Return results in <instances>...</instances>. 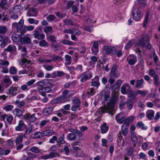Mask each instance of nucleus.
I'll return each instance as SVG.
<instances>
[{"mask_svg":"<svg viewBox=\"0 0 160 160\" xmlns=\"http://www.w3.org/2000/svg\"><path fill=\"white\" fill-rule=\"evenodd\" d=\"M39 43V45L41 47H47L49 46L48 43L45 40L41 39Z\"/></svg>","mask_w":160,"mask_h":160,"instance_id":"nucleus-44","label":"nucleus"},{"mask_svg":"<svg viewBox=\"0 0 160 160\" xmlns=\"http://www.w3.org/2000/svg\"><path fill=\"white\" fill-rule=\"evenodd\" d=\"M122 83V81L120 79L117 80L113 85L111 86V90L112 91L114 92L119 88Z\"/></svg>","mask_w":160,"mask_h":160,"instance_id":"nucleus-19","label":"nucleus"},{"mask_svg":"<svg viewBox=\"0 0 160 160\" xmlns=\"http://www.w3.org/2000/svg\"><path fill=\"white\" fill-rule=\"evenodd\" d=\"M109 78L108 82L110 84H113L115 81V79L118 78V67L116 65L113 64L109 74Z\"/></svg>","mask_w":160,"mask_h":160,"instance_id":"nucleus-4","label":"nucleus"},{"mask_svg":"<svg viewBox=\"0 0 160 160\" xmlns=\"http://www.w3.org/2000/svg\"><path fill=\"white\" fill-rule=\"evenodd\" d=\"M38 12L35 8H31L29 9L27 12V15L29 17H36L38 15Z\"/></svg>","mask_w":160,"mask_h":160,"instance_id":"nucleus-11","label":"nucleus"},{"mask_svg":"<svg viewBox=\"0 0 160 160\" xmlns=\"http://www.w3.org/2000/svg\"><path fill=\"white\" fill-rule=\"evenodd\" d=\"M48 80L47 79L40 81L37 83V85L41 87H42L43 85H45L48 82Z\"/></svg>","mask_w":160,"mask_h":160,"instance_id":"nucleus-47","label":"nucleus"},{"mask_svg":"<svg viewBox=\"0 0 160 160\" xmlns=\"http://www.w3.org/2000/svg\"><path fill=\"white\" fill-rule=\"evenodd\" d=\"M65 58L67 62L65 64L66 65H70L71 63L72 57H71L68 55H66L65 56Z\"/></svg>","mask_w":160,"mask_h":160,"instance_id":"nucleus-46","label":"nucleus"},{"mask_svg":"<svg viewBox=\"0 0 160 160\" xmlns=\"http://www.w3.org/2000/svg\"><path fill=\"white\" fill-rule=\"evenodd\" d=\"M137 128H141L142 130H146L147 128L146 126H144V124L142 122H137L136 125Z\"/></svg>","mask_w":160,"mask_h":160,"instance_id":"nucleus-43","label":"nucleus"},{"mask_svg":"<svg viewBox=\"0 0 160 160\" xmlns=\"http://www.w3.org/2000/svg\"><path fill=\"white\" fill-rule=\"evenodd\" d=\"M154 112L152 110H149L146 113V115L148 118L150 120L153 118L154 115Z\"/></svg>","mask_w":160,"mask_h":160,"instance_id":"nucleus-29","label":"nucleus"},{"mask_svg":"<svg viewBox=\"0 0 160 160\" xmlns=\"http://www.w3.org/2000/svg\"><path fill=\"white\" fill-rule=\"evenodd\" d=\"M71 141L75 140L76 138V136L74 133H69L67 137Z\"/></svg>","mask_w":160,"mask_h":160,"instance_id":"nucleus-61","label":"nucleus"},{"mask_svg":"<svg viewBox=\"0 0 160 160\" xmlns=\"http://www.w3.org/2000/svg\"><path fill=\"white\" fill-rule=\"evenodd\" d=\"M92 77V72L89 70L81 74L82 77L80 81L82 82H84L88 79H90Z\"/></svg>","mask_w":160,"mask_h":160,"instance_id":"nucleus-6","label":"nucleus"},{"mask_svg":"<svg viewBox=\"0 0 160 160\" xmlns=\"http://www.w3.org/2000/svg\"><path fill=\"white\" fill-rule=\"evenodd\" d=\"M8 28L5 26L0 25V34H4L6 33Z\"/></svg>","mask_w":160,"mask_h":160,"instance_id":"nucleus-45","label":"nucleus"},{"mask_svg":"<svg viewBox=\"0 0 160 160\" xmlns=\"http://www.w3.org/2000/svg\"><path fill=\"white\" fill-rule=\"evenodd\" d=\"M118 96L116 94H113L107 105L105 107H101L99 109V112L101 113L108 112L112 115L113 113H115V110L114 108V105L118 101Z\"/></svg>","mask_w":160,"mask_h":160,"instance_id":"nucleus-2","label":"nucleus"},{"mask_svg":"<svg viewBox=\"0 0 160 160\" xmlns=\"http://www.w3.org/2000/svg\"><path fill=\"white\" fill-rule=\"evenodd\" d=\"M42 132V136L43 137L48 136V137L52 136L54 134V132L52 130L48 129Z\"/></svg>","mask_w":160,"mask_h":160,"instance_id":"nucleus-27","label":"nucleus"},{"mask_svg":"<svg viewBox=\"0 0 160 160\" xmlns=\"http://www.w3.org/2000/svg\"><path fill=\"white\" fill-rule=\"evenodd\" d=\"M103 50L105 51L106 54H109L111 53L115 54L116 53L117 49L112 46H105L103 47Z\"/></svg>","mask_w":160,"mask_h":160,"instance_id":"nucleus-9","label":"nucleus"},{"mask_svg":"<svg viewBox=\"0 0 160 160\" xmlns=\"http://www.w3.org/2000/svg\"><path fill=\"white\" fill-rule=\"evenodd\" d=\"M126 94H127L128 98H135L137 95V93H135L130 88V87L127 89V92Z\"/></svg>","mask_w":160,"mask_h":160,"instance_id":"nucleus-16","label":"nucleus"},{"mask_svg":"<svg viewBox=\"0 0 160 160\" xmlns=\"http://www.w3.org/2000/svg\"><path fill=\"white\" fill-rule=\"evenodd\" d=\"M12 40L15 42H21V37L19 35L16 34H13L12 36Z\"/></svg>","mask_w":160,"mask_h":160,"instance_id":"nucleus-28","label":"nucleus"},{"mask_svg":"<svg viewBox=\"0 0 160 160\" xmlns=\"http://www.w3.org/2000/svg\"><path fill=\"white\" fill-rule=\"evenodd\" d=\"M29 150L31 152L36 153H38L40 152V150L39 148L36 147H33L30 148Z\"/></svg>","mask_w":160,"mask_h":160,"instance_id":"nucleus-52","label":"nucleus"},{"mask_svg":"<svg viewBox=\"0 0 160 160\" xmlns=\"http://www.w3.org/2000/svg\"><path fill=\"white\" fill-rule=\"evenodd\" d=\"M52 60L53 61L55 62L60 60H62V57L61 56L53 55L52 56Z\"/></svg>","mask_w":160,"mask_h":160,"instance_id":"nucleus-58","label":"nucleus"},{"mask_svg":"<svg viewBox=\"0 0 160 160\" xmlns=\"http://www.w3.org/2000/svg\"><path fill=\"white\" fill-rule=\"evenodd\" d=\"M23 8V7L21 5H16L10 10V12H14L17 13L20 12Z\"/></svg>","mask_w":160,"mask_h":160,"instance_id":"nucleus-21","label":"nucleus"},{"mask_svg":"<svg viewBox=\"0 0 160 160\" xmlns=\"http://www.w3.org/2000/svg\"><path fill=\"white\" fill-rule=\"evenodd\" d=\"M8 37H5L2 40V43L1 44V48H4L7 44L8 42Z\"/></svg>","mask_w":160,"mask_h":160,"instance_id":"nucleus-49","label":"nucleus"},{"mask_svg":"<svg viewBox=\"0 0 160 160\" xmlns=\"http://www.w3.org/2000/svg\"><path fill=\"white\" fill-rule=\"evenodd\" d=\"M27 127V125L22 120H19L17 125L15 127V130L17 132H22L25 130Z\"/></svg>","mask_w":160,"mask_h":160,"instance_id":"nucleus-7","label":"nucleus"},{"mask_svg":"<svg viewBox=\"0 0 160 160\" xmlns=\"http://www.w3.org/2000/svg\"><path fill=\"white\" fill-rule=\"evenodd\" d=\"M127 104L128 108L129 110H131L133 105V101L131 99H129L128 100L127 102H126Z\"/></svg>","mask_w":160,"mask_h":160,"instance_id":"nucleus-40","label":"nucleus"},{"mask_svg":"<svg viewBox=\"0 0 160 160\" xmlns=\"http://www.w3.org/2000/svg\"><path fill=\"white\" fill-rule=\"evenodd\" d=\"M24 137L22 133H18L15 140L16 144H18L22 143L23 141Z\"/></svg>","mask_w":160,"mask_h":160,"instance_id":"nucleus-22","label":"nucleus"},{"mask_svg":"<svg viewBox=\"0 0 160 160\" xmlns=\"http://www.w3.org/2000/svg\"><path fill=\"white\" fill-rule=\"evenodd\" d=\"M11 152V151L8 149L5 150H2L0 151V156L3 155H7L9 154Z\"/></svg>","mask_w":160,"mask_h":160,"instance_id":"nucleus-51","label":"nucleus"},{"mask_svg":"<svg viewBox=\"0 0 160 160\" xmlns=\"http://www.w3.org/2000/svg\"><path fill=\"white\" fill-rule=\"evenodd\" d=\"M128 63L130 65H133L137 61V58L135 55L132 54L129 55L127 58Z\"/></svg>","mask_w":160,"mask_h":160,"instance_id":"nucleus-10","label":"nucleus"},{"mask_svg":"<svg viewBox=\"0 0 160 160\" xmlns=\"http://www.w3.org/2000/svg\"><path fill=\"white\" fill-rule=\"evenodd\" d=\"M149 20V13H148L145 15L143 23V27L145 28L148 24Z\"/></svg>","mask_w":160,"mask_h":160,"instance_id":"nucleus-55","label":"nucleus"},{"mask_svg":"<svg viewBox=\"0 0 160 160\" xmlns=\"http://www.w3.org/2000/svg\"><path fill=\"white\" fill-rule=\"evenodd\" d=\"M42 136V132H37L34 133V138H40L41 137H43Z\"/></svg>","mask_w":160,"mask_h":160,"instance_id":"nucleus-56","label":"nucleus"},{"mask_svg":"<svg viewBox=\"0 0 160 160\" xmlns=\"http://www.w3.org/2000/svg\"><path fill=\"white\" fill-rule=\"evenodd\" d=\"M63 21L66 25H71L75 27L77 26V24L74 22L71 19H63Z\"/></svg>","mask_w":160,"mask_h":160,"instance_id":"nucleus-23","label":"nucleus"},{"mask_svg":"<svg viewBox=\"0 0 160 160\" xmlns=\"http://www.w3.org/2000/svg\"><path fill=\"white\" fill-rule=\"evenodd\" d=\"M151 37L147 34H143L141 37L138 43V45L142 48L145 47L146 48L150 49L152 48V45L150 43Z\"/></svg>","mask_w":160,"mask_h":160,"instance_id":"nucleus-3","label":"nucleus"},{"mask_svg":"<svg viewBox=\"0 0 160 160\" xmlns=\"http://www.w3.org/2000/svg\"><path fill=\"white\" fill-rule=\"evenodd\" d=\"M23 23L24 20L21 19L18 23L14 22L12 23V28L13 30L16 29L17 32H18L21 30L23 26Z\"/></svg>","mask_w":160,"mask_h":160,"instance_id":"nucleus-8","label":"nucleus"},{"mask_svg":"<svg viewBox=\"0 0 160 160\" xmlns=\"http://www.w3.org/2000/svg\"><path fill=\"white\" fill-rule=\"evenodd\" d=\"M148 93V91L146 90H138L137 94H139L142 97H145L146 94Z\"/></svg>","mask_w":160,"mask_h":160,"instance_id":"nucleus-53","label":"nucleus"},{"mask_svg":"<svg viewBox=\"0 0 160 160\" xmlns=\"http://www.w3.org/2000/svg\"><path fill=\"white\" fill-rule=\"evenodd\" d=\"M43 29L44 32L46 34L53 32L52 27L51 26H46L43 28Z\"/></svg>","mask_w":160,"mask_h":160,"instance_id":"nucleus-33","label":"nucleus"},{"mask_svg":"<svg viewBox=\"0 0 160 160\" xmlns=\"http://www.w3.org/2000/svg\"><path fill=\"white\" fill-rule=\"evenodd\" d=\"M34 27L31 25H24L23 26L22 29L20 31V33L22 35H23L27 31H32L34 30Z\"/></svg>","mask_w":160,"mask_h":160,"instance_id":"nucleus-15","label":"nucleus"},{"mask_svg":"<svg viewBox=\"0 0 160 160\" xmlns=\"http://www.w3.org/2000/svg\"><path fill=\"white\" fill-rule=\"evenodd\" d=\"M35 115V114L34 113L31 115L30 113H28L24 114L23 117L25 119L28 120L30 122H34L36 119Z\"/></svg>","mask_w":160,"mask_h":160,"instance_id":"nucleus-12","label":"nucleus"},{"mask_svg":"<svg viewBox=\"0 0 160 160\" xmlns=\"http://www.w3.org/2000/svg\"><path fill=\"white\" fill-rule=\"evenodd\" d=\"M153 80V83L156 86H158L159 85V77L158 74H156L154 76Z\"/></svg>","mask_w":160,"mask_h":160,"instance_id":"nucleus-42","label":"nucleus"},{"mask_svg":"<svg viewBox=\"0 0 160 160\" xmlns=\"http://www.w3.org/2000/svg\"><path fill=\"white\" fill-rule=\"evenodd\" d=\"M13 113L14 115L17 117H20L22 115V111L18 108H15L13 111Z\"/></svg>","mask_w":160,"mask_h":160,"instance_id":"nucleus-37","label":"nucleus"},{"mask_svg":"<svg viewBox=\"0 0 160 160\" xmlns=\"http://www.w3.org/2000/svg\"><path fill=\"white\" fill-rule=\"evenodd\" d=\"M17 90V87L12 86L9 89L8 94L9 95L14 96L16 94Z\"/></svg>","mask_w":160,"mask_h":160,"instance_id":"nucleus-20","label":"nucleus"},{"mask_svg":"<svg viewBox=\"0 0 160 160\" xmlns=\"http://www.w3.org/2000/svg\"><path fill=\"white\" fill-rule=\"evenodd\" d=\"M28 22L30 24H38L39 22V21L35 20L33 18H29L28 19Z\"/></svg>","mask_w":160,"mask_h":160,"instance_id":"nucleus-60","label":"nucleus"},{"mask_svg":"<svg viewBox=\"0 0 160 160\" xmlns=\"http://www.w3.org/2000/svg\"><path fill=\"white\" fill-rule=\"evenodd\" d=\"M42 66L47 71H50L52 70L54 67L52 65H49L48 64H43Z\"/></svg>","mask_w":160,"mask_h":160,"instance_id":"nucleus-50","label":"nucleus"},{"mask_svg":"<svg viewBox=\"0 0 160 160\" xmlns=\"http://www.w3.org/2000/svg\"><path fill=\"white\" fill-rule=\"evenodd\" d=\"M147 0H138L135 2L137 7L132 11V14L133 19L136 21L140 20L142 18L141 8L145 7L146 5Z\"/></svg>","mask_w":160,"mask_h":160,"instance_id":"nucleus-1","label":"nucleus"},{"mask_svg":"<svg viewBox=\"0 0 160 160\" xmlns=\"http://www.w3.org/2000/svg\"><path fill=\"white\" fill-rule=\"evenodd\" d=\"M50 158H52L56 157H59V154L57 152H51L49 154Z\"/></svg>","mask_w":160,"mask_h":160,"instance_id":"nucleus-57","label":"nucleus"},{"mask_svg":"<svg viewBox=\"0 0 160 160\" xmlns=\"http://www.w3.org/2000/svg\"><path fill=\"white\" fill-rule=\"evenodd\" d=\"M72 105L71 109L72 111L76 112L77 111H79L81 110L80 106L81 101L78 98L73 99L72 100Z\"/></svg>","mask_w":160,"mask_h":160,"instance_id":"nucleus-5","label":"nucleus"},{"mask_svg":"<svg viewBox=\"0 0 160 160\" xmlns=\"http://www.w3.org/2000/svg\"><path fill=\"white\" fill-rule=\"evenodd\" d=\"M1 8L3 10H6L8 8L7 0H1L0 2V10Z\"/></svg>","mask_w":160,"mask_h":160,"instance_id":"nucleus-25","label":"nucleus"},{"mask_svg":"<svg viewBox=\"0 0 160 160\" xmlns=\"http://www.w3.org/2000/svg\"><path fill=\"white\" fill-rule=\"evenodd\" d=\"M68 69L70 71H72L73 70L76 71L77 72H81L82 71V67L81 65H79L74 68L73 66H72L68 68Z\"/></svg>","mask_w":160,"mask_h":160,"instance_id":"nucleus-18","label":"nucleus"},{"mask_svg":"<svg viewBox=\"0 0 160 160\" xmlns=\"http://www.w3.org/2000/svg\"><path fill=\"white\" fill-rule=\"evenodd\" d=\"M153 57L155 64L158 66H160V62H159V58L155 52H154L153 53Z\"/></svg>","mask_w":160,"mask_h":160,"instance_id":"nucleus-38","label":"nucleus"},{"mask_svg":"<svg viewBox=\"0 0 160 160\" xmlns=\"http://www.w3.org/2000/svg\"><path fill=\"white\" fill-rule=\"evenodd\" d=\"M144 80L143 79H137L135 82V87L137 88H141L143 85Z\"/></svg>","mask_w":160,"mask_h":160,"instance_id":"nucleus-32","label":"nucleus"},{"mask_svg":"<svg viewBox=\"0 0 160 160\" xmlns=\"http://www.w3.org/2000/svg\"><path fill=\"white\" fill-rule=\"evenodd\" d=\"M134 41L133 39H132L129 41L126 44L125 47V49L128 50L129 49L132 45V44L134 43Z\"/></svg>","mask_w":160,"mask_h":160,"instance_id":"nucleus-59","label":"nucleus"},{"mask_svg":"<svg viewBox=\"0 0 160 160\" xmlns=\"http://www.w3.org/2000/svg\"><path fill=\"white\" fill-rule=\"evenodd\" d=\"M64 134H62L61 137H59L58 138L57 144V146L58 145L60 146L61 144H63L65 143V141L64 140Z\"/></svg>","mask_w":160,"mask_h":160,"instance_id":"nucleus-26","label":"nucleus"},{"mask_svg":"<svg viewBox=\"0 0 160 160\" xmlns=\"http://www.w3.org/2000/svg\"><path fill=\"white\" fill-rule=\"evenodd\" d=\"M101 132L102 134H104L107 132L108 129V126H107L106 123H104L100 126Z\"/></svg>","mask_w":160,"mask_h":160,"instance_id":"nucleus-30","label":"nucleus"},{"mask_svg":"<svg viewBox=\"0 0 160 160\" xmlns=\"http://www.w3.org/2000/svg\"><path fill=\"white\" fill-rule=\"evenodd\" d=\"M32 129L33 128L32 126L28 127V128L27 127L25 130L24 133H23L24 136L25 137L26 135L29 134L32 132Z\"/></svg>","mask_w":160,"mask_h":160,"instance_id":"nucleus-36","label":"nucleus"},{"mask_svg":"<svg viewBox=\"0 0 160 160\" xmlns=\"http://www.w3.org/2000/svg\"><path fill=\"white\" fill-rule=\"evenodd\" d=\"M92 53L95 55L97 54L98 52V43L97 41H94L91 47Z\"/></svg>","mask_w":160,"mask_h":160,"instance_id":"nucleus-14","label":"nucleus"},{"mask_svg":"<svg viewBox=\"0 0 160 160\" xmlns=\"http://www.w3.org/2000/svg\"><path fill=\"white\" fill-rule=\"evenodd\" d=\"M50 46L52 48V49L55 51H58L60 48L59 45L57 44H54L53 43H52L51 44Z\"/></svg>","mask_w":160,"mask_h":160,"instance_id":"nucleus-64","label":"nucleus"},{"mask_svg":"<svg viewBox=\"0 0 160 160\" xmlns=\"http://www.w3.org/2000/svg\"><path fill=\"white\" fill-rule=\"evenodd\" d=\"M33 35L35 38L38 40L43 39L45 37V35L43 33H40L37 28L33 32Z\"/></svg>","mask_w":160,"mask_h":160,"instance_id":"nucleus-13","label":"nucleus"},{"mask_svg":"<svg viewBox=\"0 0 160 160\" xmlns=\"http://www.w3.org/2000/svg\"><path fill=\"white\" fill-rule=\"evenodd\" d=\"M5 50L8 52L14 53L16 52L17 48L15 46L12 45H10L5 49Z\"/></svg>","mask_w":160,"mask_h":160,"instance_id":"nucleus-31","label":"nucleus"},{"mask_svg":"<svg viewBox=\"0 0 160 160\" xmlns=\"http://www.w3.org/2000/svg\"><path fill=\"white\" fill-rule=\"evenodd\" d=\"M120 114H117L115 117V119L117 122L120 124H122L126 119L125 117H123L120 118Z\"/></svg>","mask_w":160,"mask_h":160,"instance_id":"nucleus-24","label":"nucleus"},{"mask_svg":"<svg viewBox=\"0 0 160 160\" xmlns=\"http://www.w3.org/2000/svg\"><path fill=\"white\" fill-rule=\"evenodd\" d=\"M48 38L52 42L54 43L57 42V37L53 35L49 36Z\"/></svg>","mask_w":160,"mask_h":160,"instance_id":"nucleus-63","label":"nucleus"},{"mask_svg":"<svg viewBox=\"0 0 160 160\" xmlns=\"http://www.w3.org/2000/svg\"><path fill=\"white\" fill-rule=\"evenodd\" d=\"M53 108L52 107H48L45 108L43 111V113L45 115H48L52 114Z\"/></svg>","mask_w":160,"mask_h":160,"instance_id":"nucleus-39","label":"nucleus"},{"mask_svg":"<svg viewBox=\"0 0 160 160\" xmlns=\"http://www.w3.org/2000/svg\"><path fill=\"white\" fill-rule=\"evenodd\" d=\"M131 137L132 140L134 144H136L138 142V139L135 132L131 133Z\"/></svg>","mask_w":160,"mask_h":160,"instance_id":"nucleus-41","label":"nucleus"},{"mask_svg":"<svg viewBox=\"0 0 160 160\" xmlns=\"http://www.w3.org/2000/svg\"><path fill=\"white\" fill-rule=\"evenodd\" d=\"M95 92L93 88H91L88 89L87 94L88 95V97H89L95 94Z\"/></svg>","mask_w":160,"mask_h":160,"instance_id":"nucleus-54","label":"nucleus"},{"mask_svg":"<svg viewBox=\"0 0 160 160\" xmlns=\"http://www.w3.org/2000/svg\"><path fill=\"white\" fill-rule=\"evenodd\" d=\"M56 19V17L52 14H49L46 17V19L48 22H52Z\"/></svg>","mask_w":160,"mask_h":160,"instance_id":"nucleus-48","label":"nucleus"},{"mask_svg":"<svg viewBox=\"0 0 160 160\" xmlns=\"http://www.w3.org/2000/svg\"><path fill=\"white\" fill-rule=\"evenodd\" d=\"M31 41V38L29 37H27L25 36L21 38V42L22 43H30Z\"/></svg>","mask_w":160,"mask_h":160,"instance_id":"nucleus-35","label":"nucleus"},{"mask_svg":"<svg viewBox=\"0 0 160 160\" xmlns=\"http://www.w3.org/2000/svg\"><path fill=\"white\" fill-rule=\"evenodd\" d=\"M74 92L73 91H69L68 90H66L62 92V94L66 99L74 95Z\"/></svg>","mask_w":160,"mask_h":160,"instance_id":"nucleus-17","label":"nucleus"},{"mask_svg":"<svg viewBox=\"0 0 160 160\" xmlns=\"http://www.w3.org/2000/svg\"><path fill=\"white\" fill-rule=\"evenodd\" d=\"M22 66L25 67L26 66V64H29L31 62L30 60H27L26 58H23L22 60Z\"/></svg>","mask_w":160,"mask_h":160,"instance_id":"nucleus-62","label":"nucleus"},{"mask_svg":"<svg viewBox=\"0 0 160 160\" xmlns=\"http://www.w3.org/2000/svg\"><path fill=\"white\" fill-rule=\"evenodd\" d=\"M130 87V86L128 83H125L123 84L121 88V93L123 94H126L127 92V89H126V88Z\"/></svg>","mask_w":160,"mask_h":160,"instance_id":"nucleus-34","label":"nucleus"}]
</instances>
